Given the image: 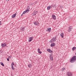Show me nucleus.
<instances>
[{
    "label": "nucleus",
    "instance_id": "nucleus-23",
    "mask_svg": "<svg viewBox=\"0 0 76 76\" xmlns=\"http://www.w3.org/2000/svg\"><path fill=\"white\" fill-rule=\"evenodd\" d=\"M25 11L26 12H29V10L28 9V10H25Z\"/></svg>",
    "mask_w": 76,
    "mask_h": 76
},
{
    "label": "nucleus",
    "instance_id": "nucleus-25",
    "mask_svg": "<svg viewBox=\"0 0 76 76\" xmlns=\"http://www.w3.org/2000/svg\"><path fill=\"white\" fill-rule=\"evenodd\" d=\"M9 58H12V56H10L8 57Z\"/></svg>",
    "mask_w": 76,
    "mask_h": 76
},
{
    "label": "nucleus",
    "instance_id": "nucleus-21",
    "mask_svg": "<svg viewBox=\"0 0 76 76\" xmlns=\"http://www.w3.org/2000/svg\"><path fill=\"white\" fill-rule=\"evenodd\" d=\"M38 53H39V54H41L42 53V52H41V51H39V52H38Z\"/></svg>",
    "mask_w": 76,
    "mask_h": 76
},
{
    "label": "nucleus",
    "instance_id": "nucleus-5",
    "mask_svg": "<svg viewBox=\"0 0 76 76\" xmlns=\"http://www.w3.org/2000/svg\"><path fill=\"white\" fill-rule=\"evenodd\" d=\"M6 43H4V44H2L1 45L2 47H3V48H4L5 47H6Z\"/></svg>",
    "mask_w": 76,
    "mask_h": 76
},
{
    "label": "nucleus",
    "instance_id": "nucleus-29",
    "mask_svg": "<svg viewBox=\"0 0 76 76\" xmlns=\"http://www.w3.org/2000/svg\"><path fill=\"white\" fill-rule=\"evenodd\" d=\"M12 66H13L14 65V63H13V62H12Z\"/></svg>",
    "mask_w": 76,
    "mask_h": 76
},
{
    "label": "nucleus",
    "instance_id": "nucleus-16",
    "mask_svg": "<svg viewBox=\"0 0 76 76\" xmlns=\"http://www.w3.org/2000/svg\"><path fill=\"white\" fill-rule=\"evenodd\" d=\"M50 59L51 60V61H53V58L52 56L50 57Z\"/></svg>",
    "mask_w": 76,
    "mask_h": 76
},
{
    "label": "nucleus",
    "instance_id": "nucleus-1",
    "mask_svg": "<svg viewBox=\"0 0 76 76\" xmlns=\"http://www.w3.org/2000/svg\"><path fill=\"white\" fill-rule=\"evenodd\" d=\"M76 61V56H74L70 60V62L72 63H75V62Z\"/></svg>",
    "mask_w": 76,
    "mask_h": 76
},
{
    "label": "nucleus",
    "instance_id": "nucleus-26",
    "mask_svg": "<svg viewBox=\"0 0 76 76\" xmlns=\"http://www.w3.org/2000/svg\"><path fill=\"white\" fill-rule=\"evenodd\" d=\"M52 6L53 7H55V5H52Z\"/></svg>",
    "mask_w": 76,
    "mask_h": 76
},
{
    "label": "nucleus",
    "instance_id": "nucleus-9",
    "mask_svg": "<svg viewBox=\"0 0 76 76\" xmlns=\"http://www.w3.org/2000/svg\"><path fill=\"white\" fill-rule=\"evenodd\" d=\"M67 75L68 76H72V74L70 72H68Z\"/></svg>",
    "mask_w": 76,
    "mask_h": 76
},
{
    "label": "nucleus",
    "instance_id": "nucleus-36",
    "mask_svg": "<svg viewBox=\"0 0 76 76\" xmlns=\"http://www.w3.org/2000/svg\"><path fill=\"white\" fill-rule=\"evenodd\" d=\"M34 12H35V11H34Z\"/></svg>",
    "mask_w": 76,
    "mask_h": 76
},
{
    "label": "nucleus",
    "instance_id": "nucleus-24",
    "mask_svg": "<svg viewBox=\"0 0 76 76\" xmlns=\"http://www.w3.org/2000/svg\"><path fill=\"white\" fill-rule=\"evenodd\" d=\"M65 69H66V68H65L64 67V68H63L62 69V70H65Z\"/></svg>",
    "mask_w": 76,
    "mask_h": 76
},
{
    "label": "nucleus",
    "instance_id": "nucleus-14",
    "mask_svg": "<svg viewBox=\"0 0 76 76\" xmlns=\"http://www.w3.org/2000/svg\"><path fill=\"white\" fill-rule=\"evenodd\" d=\"M34 23L35 25H37L38 24V22L37 21L36 22H34Z\"/></svg>",
    "mask_w": 76,
    "mask_h": 76
},
{
    "label": "nucleus",
    "instance_id": "nucleus-6",
    "mask_svg": "<svg viewBox=\"0 0 76 76\" xmlns=\"http://www.w3.org/2000/svg\"><path fill=\"white\" fill-rule=\"evenodd\" d=\"M72 27H69V29L68 30V32H70V31H72Z\"/></svg>",
    "mask_w": 76,
    "mask_h": 76
},
{
    "label": "nucleus",
    "instance_id": "nucleus-15",
    "mask_svg": "<svg viewBox=\"0 0 76 76\" xmlns=\"http://www.w3.org/2000/svg\"><path fill=\"white\" fill-rule=\"evenodd\" d=\"M48 31L50 32L51 31V28H48Z\"/></svg>",
    "mask_w": 76,
    "mask_h": 76
},
{
    "label": "nucleus",
    "instance_id": "nucleus-19",
    "mask_svg": "<svg viewBox=\"0 0 76 76\" xmlns=\"http://www.w3.org/2000/svg\"><path fill=\"white\" fill-rule=\"evenodd\" d=\"M1 64L2 66H4V65L3 62H1Z\"/></svg>",
    "mask_w": 76,
    "mask_h": 76
},
{
    "label": "nucleus",
    "instance_id": "nucleus-34",
    "mask_svg": "<svg viewBox=\"0 0 76 76\" xmlns=\"http://www.w3.org/2000/svg\"><path fill=\"white\" fill-rule=\"evenodd\" d=\"M35 12V13H38V11H36Z\"/></svg>",
    "mask_w": 76,
    "mask_h": 76
},
{
    "label": "nucleus",
    "instance_id": "nucleus-27",
    "mask_svg": "<svg viewBox=\"0 0 76 76\" xmlns=\"http://www.w3.org/2000/svg\"><path fill=\"white\" fill-rule=\"evenodd\" d=\"M39 51H40V49L38 48V52Z\"/></svg>",
    "mask_w": 76,
    "mask_h": 76
},
{
    "label": "nucleus",
    "instance_id": "nucleus-10",
    "mask_svg": "<svg viewBox=\"0 0 76 76\" xmlns=\"http://www.w3.org/2000/svg\"><path fill=\"white\" fill-rule=\"evenodd\" d=\"M47 51L49 52V53H53V51L51 50L50 49H47Z\"/></svg>",
    "mask_w": 76,
    "mask_h": 76
},
{
    "label": "nucleus",
    "instance_id": "nucleus-22",
    "mask_svg": "<svg viewBox=\"0 0 76 76\" xmlns=\"http://www.w3.org/2000/svg\"><path fill=\"white\" fill-rule=\"evenodd\" d=\"M26 13V12L25 11H24L23 12V14H25V13Z\"/></svg>",
    "mask_w": 76,
    "mask_h": 76
},
{
    "label": "nucleus",
    "instance_id": "nucleus-35",
    "mask_svg": "<svg viewBox=\"0 0 76 76\" xmlns=\"http://www.w3.org/2000/svg\"><path fill=\"white\" fill-rule=\"evenodd\" d=\"M23 14H22V15H21V16H22L23 15Z\"/></svg>",
    "mask_w": 76,
    "mask_h": 76
},
{
    "label": "nucleus",
    "instance_id": "nucleus-2",
    "mask_svg": "<svg viewBox=\"0 0 76 76\" xmlns=\"http://www.w3.org/2000/svg\"><path fill=\"white\" fill-rule=\"evenodd\" d=\"M56 36L55 37H54L52 38V39L49 41L51 43H52V42H55L57 39H56Z\"/></svg>",
    "mask_w": 76,
    "mask_h": 76
},
{
    "label": "nucleus",
    "instance_id": "nucleus-8",
    "mask_svg": "<svg viewBox=\"0 0 76 76\" xmlns=\"http://www.w3.org/2000/svg\"><path fill=\"white\" fill-rule=\"evenodd\" d=\"M56 45V44L54 43H51L50 45V46L51 47H54V46H55Z\"/></svg>",
    "mask_w": 76,
    "mask_h": 76
},
{
    "label": "nucleus",
    "instance_id": "nucleus-20",
    "mask_svg": "<svg viewBox=\"0 0 76 76\" xmlns=\"http://www.w3.org/2000/svg\"><path fill=\"white\" fill-rule=\"evenodd\" d=\"M47 9V10H50V7L49 6L48 7Z\"/></svg>",
    "mask_w": 76,
    "mask_h": 76
},
{
    "label": "nucleus",
    "instance_id": "nucleus-18",
    "mask_svg": "<svg viewBox=\"0 0 76 76\" xmlns=\"http://www.w3.org/2000/svg\"><path fill=\"white\" fill-rule=\"evenodd\" d=\"M12 65V66H11V68L12 70H15V68H14V67H13V66L12 65V64H11Z\"/></svg>",
    "mask_w": 76,
    "mask_h": 76
},
{
    "label": "nucleus",
    "instance_id": "nucleus-4",
    "mask_svg": "<svg viewBox=\"0 0 76 76\" xmlns=\"http://www.w3.org/2000/svg\"><path fill=\"white\" fill-rule=\"evenodd\" d=\"M28 39V42H31V41L33 39V37H29Z\"/></svg>",
    "mask_w": 76,
    "mask_h": 76
},
{
    "label": "nucleus",
    "instance_id": "nucleus-11",
    "mask_svg": "<svg viewBox=\"0 0 76 76\" xmlns=\"http://www.w3.org/2000/svg\"><path fill=\"white\" fill-rule=\"evenodd\" d=\"M25 29V28H24V27H21L20 28V30L21 31H22V32H23V31H24L25 30V29Z\"/></svg>",
    "mask_w": 76,
    "mask_h": 76
},
{
    "label": "nucleus",
    "instance_id": "nucleus-32",
    "mask_svg": "<svg viewBox=\"0 0 76 76\" xmlns=\"http://www.w3.org/2000/svg\"><path fill=\"white\" fill-rule=\"evenodd\" d=\"M7 60L9 61V58H7Z\"/></svg>",
    "mask_w": 76,
    "mask_h": 76
},
{
    "label": "nucleus",
    "instance_id": "nucleus-3",
    "mask_svg": "<svg viewBox=\"0 0 76 76\" xmlns=\"http://www.w3.org/2000/svg\"><path fill=\"white\" fill-rule=\"evenodd\" d=\"M52 18L53 20H56V17L55 15L53 14L52 16Z\"/></svg>",
    "mask_w": 76,
    "mask_h": 76
},
{
    "label": "nucleus",
    "instance_id": "nucleus-7",
    "mask_svg": "<svg viewBox=\"0 0 76 76\" xmlns=\"http://www.w3.org/2000/svg\"><path fill=\"white\" fill-rule=\"evenodd\" d=\"M16 13L12 15V18H15L16 17Z\"/></svg>",
    "mask_w": 76,
    "mask_h": 76
},
{
    "label": "nucleus",
    "instance_id": "nucleus-28",
    "mask_svg": "<svg viewBox=\"0 0 76 76\" xmlns=\"http://www.w3.org/2000/svg\"><path fill=\"white\" fill-rule=\"evenodd\" d=\"M50 57H53V55L51 54L50 55Z\"/></svg>",
    "mask_w": 76,
    "mask_h": 76
},
{
    "label": "nucleus",
    "instance_id": "nucleus-17",
    "mask_svg": "<svg viewBox=\"0 0 76 76\" xmlns=\"http://www.w3.org/2000/svg\"><path fill=\"white\" fill-rule=\"evenodd\" d=\"M76 49V47H74L72 48V51H74V50H75Z\"/></svg>",
    "mask_w": 76,
    "mask_h": 76
},
{
    "label": "nucleus",
    "instance_id": "nucleus-13",
    "mask_svg": "<svg viewBox=\"0 0 76 76\" xmlns=\"http://www.w3.org/2000/svg\"><path fill=\"white\" fill-rule=\"evenodd\" d=\"M28 67H29V68H31L32 67V64H29L28 65Z\"/></svg>",
    "mask_w": 76,
    "mask_h": 76
},
{
    "label": "nucleus",
    "instance_id": "nucleus-33",
    "mask_svg": "<svg viewBox=\"0 0 76 76\" xmlns=\"http://www.w3.org/2000/svg\"><path fill=\"white\" fill-rule=\"evenodd\" d=\"M50 7V8H51L52 7H51V6H49Z\"/></svg>",
    "mask_w": 76,
    "mask_h": 76
},
{
    "label": "nucleus",
    "instance_id": "nucleus-30",
    "mask_svg": "<svg viewBox=\"0 0 76 76\" xmlns=\"http://www.w3.org/2000/svg\"><path fill=\"white\" fill-rule=\"evenodd\" d=\"M1 25V22L0 21V25Z\"/></svg>",
    "mask_w": 76,
    "mask_h": 76
},
{
    "label": "nucleus",
    "instance_id": "nucleus-12",
    "mask_svg": "<svg viewBox=\"0 0 76 76\" xmlns=\"http://www.w3.org/2000/svg\"><path fill=\"white\" fill-rule=\"evenodd\" d=\"M60 35L61 37L62 38H63V37H64V34L63 33H61Z\"/></svg>",
    "mask_w": 76,
    "mask_h": 76
},
{
    "label": "nucleus",
    "instance_id": "nucleus-31",
    "mask_svg": "<svg viewBox=\"0 0 76 76\" xmlns=\"http://www.w3.org/2000/svg\"><path fill=\"white\" fill-rule=\"evenodd\" d=\"M2 52V51H1V50H0V53H1Z\"/></svg>",
    "mask_w": 76,
    "mask_h": 76
}]
</instances>
